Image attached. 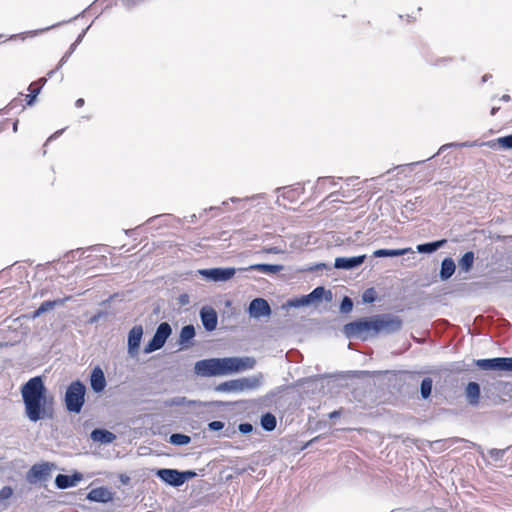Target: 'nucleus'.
Segmentation results:
<instances>
[{
  "label": "nucleus",
  "instance_id": "obj_49",
  "mask_svg": "<svg viewBox=\"0 0 512 512\" xmlns=\"http://www.w3.org/2000/svg\"><path fill=\"white\" fill-rule=\"evenodd\" d=\"M180 476H181V482L183 485L188 480L195 478L197 476V473L194 470H185V471H180Z\"/></svg>",
  "mask_w": 512,
  "mask_h": 512
},
{
  "label": "nucleus",
  "instance_id": "obj_4",
  "mask_svg": "<svg viewBox=\"0 0 512 512\" xmlns=\"http://www.w3.org/2000/svg\"><path fill=\"white\" fill-rule=\"evenodd\" d=\"M86 392V385L81 380L77 379L72 381L65 391V409L69 413L79 414L85 404Z\"/></svg>",
  "mask_w": 512,
  "mask_h": 512
},
{
  "label": "nucleus",
  "instance_id": "obj_13",
  "mask_svg": "<svg viewBox=\"0 0 512 512\" xmlns=\"http://www.w3.org/2000/svg\"><path fill=\"white\" fill-rule=\"evenodd\" d=\"M199 315L203 328L207 332H212L216 329L218 324V314L213 307L209 305L203 306L200 309Z\"/></svg>",
  "mask_w": 512,
  "mask_h": 512
},
{
  "label": "nucleus",
  "instance_id": "obj_48",
  "mask_svg": "<svg viewBox=\"0 0 512 512\" xmlns=\"http://www.w3.org/2000/svg\"><path fill=\"white\" fill-rule=\"evenodd\" d=\"M225 427V423L223 421L215 420L211 421L207 424V428L211 432L220 431Z\"/></svg>",
  "mask_w": 512,
  "mask_h": 512
},
{
  "label": "nucleus",
  "instance_id": "obj_28",
  "mask_svg": "<svg viewBox=\"0 0 512 512\" xmlns=\"http://www.w3.org/2000/svg\"><path fill=\"white\" fill-rule=\"evenodd\" d=\"M260 426L266 432H272L276 429L277 419L271 412H265L260 417Z\"/></svg>",
  "mask_w": 512,
  "mask_h": 512
},
{
  "label": "nucleus",
  "instance_id": "obj_26",
  "mask_svg": "<svg viewBox=\"0 0 512 512\" xmlns=\"http://www.w3.org/2000/svg\"><path fill=\"white\" fill-rule=\"evenodd\" d=\"M446 243V239L421 243L416 246V251L420 254H432L442 248Z\"/></svg>",
  "mask_w": 512,
  "mask_h": 512
},
{
  "label": "nucleus",
  "instance_id": "obj_38",
  "mask_svg": "<svg viewBox=\"0 0 512 512\" xmlns=\"http://www.w3.org/2000/svg\"><path fill=\"white\" fill-rule=\"evenodd\" d=\"M163 347L164 344L152 336V338L145 344L143 352L145 354H150L157 350H160Z\"/></svg>",
  "mask_w": 512,
  "mask_h": 512
},
{
  "label": "nucleus",
  "instance_id": "obj_37",
  "mask_svg": "<svg viewBox=\"0 0 512 512\" xmlns=\"http://www.w3.org/2000/svg\"><path fill=\"white\" fill-rule=\"evenodd\" d=\"M433 381L430 377L422 379L420 384V395L423 400H427L432 393Z\"/></svg>",
  "mask_w": 512,
  "mask_h": 512
},
{
  "label": "nucleus",
  "instance_id": "obj_12",
  "mask_svg": "<svg viewBox=\"0 0 512 512\" xmlns=\"http://www.w3.org/2000/svg\"><path fill=\"white\" fill-rule=\"evenodd\" d=\"M142 336L143 327L141 325H135L130 329L127 339V353L130 357L134 358L138 355Z\"/></svg>",
  "mask_w": 512,
  "mask_h": 512
},
{
  "label": "nucleus",
  "instance_id": "obj_24",
  "mask_svg": "<svg viewBox=\"0 0 512 512\" xmlns=\"http://www.w3.org/2000/svg\"><path fill=\"white\" fill-rule=\"evenodd\" d=\"M456 265L451 257H445L440 266L439 278L441 281H447L455 273Z\"/></svg>",
  "mask_w": 512,
  "mask_h": 512
},
{
  "label": "nucleus",
  "instance_id": "obj_9",
  "mask_svg": "<svg viewBox=\"0 0 512 512\" xmlns=\"http://www.w3.org/2000/svg\"><path fill=\"white\" fill-rule=\"evenodd\" d=\"M236 271L237 269L234 267H213L199 269L198 274L205 280L217 283L232 279L235 276Z\"/></svg>",
  "mask_w": 512,
  "mask_h": 512
},
{
  "label": "nucleus",
  "instance_id": "obj_52",
  "mask_svg": "<svg viewBox=\"0 0 512 512\" xmlns=\"http://www.w3.org/2000/svg\"><path fill=\"white\" fill-rule=\"evenodd\" d=\"M187 402L186 397H174L166 402L167 406H183Z\"/></svg>",
  "mask_w": 512,
  "mask_h": 512
},
{
  "label": "nucleus",
  "instance_id": "obj_27",
  "mask_svg": "<svg viewBox=\"0 0 512 512\" xmlns=\"http://www.w3.org/2000/svg\"><path fill=\"white\" fill-rule=\"evenodd\" d=\"M309 294L311 295L314 303L322 301L331 302L333 299L332 291L326 289L324 286H317Z\"/></svg>",
  "mask_w": 512,
  "mask_h": 512
},
{
  "label": "nucleus",
  "instance_id": "obj_35",
  "mask_svg": "<svg viewBox=\"0 0 512 512\" xmlns=\"http://www.w3.org/2000/svg\"><path fill=\"white\" fill-rule=\"evenodd\" d=\"M314 304L311 295L308 293L300 297L292 298L287 301L288 307L300 308Z\"/></svg>",
  "mask_w": 512,
  "mask_h": 512
},
{
  "label": "nucleus",
  "instance_id": "obj_36",
  "mask_svg": "<svg viewBox=\"0 0 512 512\" xmlns=\"http://www.w3.org/2000/svg\"><path fill=\"white\" fill-rule=\"evenodd\" d=\"M191 442V437L183 433H173L169 436V443L175 446H185Z\"/></svg>",
  "mask_w": 512,
  "mask_h": 512
},
{
  "label": "nucleus",
  "instance_id": "obj_54",
  "mask_svg": "<svg viewBox=\"0 0 512 512\" xmlns=\"http://www.w3.org/2000/svg\"><path fill=\"white\" fill-rule=\"evenodd\" d=\"M262 252L267 253V254H281V253H283V250L277 246H271V247H264Z\"/></svg>",
  "mask_w": 512,
  "mask_h": 512
},
{
  "label": "nucleus",
  "instance_id": "obj_11",
  "mask_svg": "<svg viewBox=\"0 0 512 512\" xmlns=\"http://www.w3.org/2000/svg\"><path fill=\"white\" fill-rule=\"evenodd\" d=\"M247 313L251 318L260 319L270 317L272 309L266 299L257 297L250 301Z\"/></svg>",
  "mask_w": 512,
  "mask_h": 512
},
{
  "label": "nucleus",
  "instance_id": "obj_39",
  "mask_svg": "<svg viewBox=\"0 0 512 512\" xmlns=\"http://www.w3.org/2000/svg\"><path fill=\"white\" fill-rule=\"evenodd\" d=\"M509 450H512V445L506 447L505 449L492 448L488 451V454L494 462H499L503 460L504 455Z\"/></svg>",
  "mask_w": 512,
  "mask_h": 512
},
{
  "label": "nucleus",
  "instance_id": "obj_50",
  "mask_svg": "<svg viewBox=\"0 0 512 512\" xmlns=\"http://www.w3.org/2000/svg\"><path fill=\"white\" fill-rule=\"evenodd\" d=\"M254 430V427L251 423L249 422H242L238 425V431L241 433V434H249L251 433L252 431Z\"/></svg>",
  "mask_w": 512,
  "mask_h": 512
},
{
  "label": "nucleus",
  "instance_id": "obj_19",
  "mask_svg": "<svg viewBox=\"0 0 512 512\" xmlns=\"http://www.w3.org/2000/svg\"><path fill=\"white\" fill-rule=\"evenodd\" d=\"M86 499L90 502L107 503L113 500V492L104 486L93 488L86 495Z\"/></svg>",
  "mask_w": 512,
  "mask_h": 512
},
{
  "label": "nucleus",
  "instance_id": "obj_3",
  "mask_svg": "<svg viewBox=\"0 0 512 512\" xmlns=\"http://www.w3.org/2000/svg\"><path fill=\"white\" fill-rule=\"evenodd\" d=\"M342 332L347 339L367 341L376 337L375 327L371 316L361 317L346 323Z\"/></svg>",
  "mask_w": 512,
  "mask_h": 512
},
{
  "label": "nucleus",
  "instance_id": "obj_46",
  "mask_svg": "<svg viewBox=\"0 0 512 512\" xmlns=\"http://www.w3.org/2000/svg\"><path fill=\"white\" fill-rule=\"evenodd\" d=\"M76 48H77V46L74 45L73 43L70 45L68 51L60 59L58 65H57V69H60L68 61L69 57L72 55V53L75 51Z\"/></svg>",
  "mask_w": 512,
  "mask_h": 512
},
{
  "label": "nucleus",
  "instance_id": "obj_18",
  "mask_svg": "<svg viewBox=\"0 0 512 512\" xmlns=\"http://www.w3.org/2000/svg\"><path fill=\"white\" fill-rule=\"evenodd\" d=\"M83 479V474L75 471L71 475L58 474L55 477V486L58 489H68L76 486Z\"/></svg>",
  "mask_w": 512,
  "mask_h": 512
},
{
  "label": "nucleus",
  "instance_id": "obj_29",
  "mask_svg": "<svg viewBox=\"0 0 512 512\" xmlns=\"http://www.w3.org/2000/svg\"><path fill=\"white\" fill-rule=\"evenodd\" d=\"M172 334L171 325L168 322H161L153 335L157 340L165 345L166 341Z\"/></svg>",
  "mask_w": 512,
  "mask_h": 512
},
{
  "label": "nucleus",
  "instance_id": "obj_42",
  "mask_svg": "<svg viewBox=\"0 0 512 512\" xmlns=\"http://www.w3.org/2000/svg\"><path fill=\"white\" fill-rule=\"evenodd\" d=\"M376 299L377 293L373 287L366 289L362 294V301L366 304L374 303Z\"/></svg>",
  "mask_w": 512,
  "mask_h": 512
},
{
  "label": "nucleus",
  "instance_id": "obj_8",
  "mask_svg": "<svg viewBox=\"0 0 512 512\" xmlns=\"http://www.w3.org/2000/svg\"><path fill=\"white\" fill-rule=\"evenodd\" d=\"M474 364L484 371L512 372V357H494L474 360Z\"/></svg>",
  "mask_w": 512,
  "mask_h": 512
},
{
  "label": "nucleus",
  "instance_id": "obj_56",
  "mask_svg": "<svg viewBox=\"0 0 512 512\" xmlns=\"http://www.w3.org/2000/svg\"><path fill=\"white\" fill-rule=\"evenodd\" d=\"M90 27L91 25L87 26L85 29L81 31V33L77 36L76 40L73 42L74 45L78 46L82 42Z\"/></svg>",
  "mask_w": 512,
  "mask_h": 512
},
{
  "label": "nucleus",
  "instance_id": "obj_23",
  "mask_svg": "<svg viewBox=\"0 0 512 512\" xmlns=\"http://www.w3.org/2000/svg\"><path fill=\"white\" fill-rule=\"evenodd\" d=\"M337 185V182L333 177H319L312 187V196L314 198L319 197L322 193H324L329 187H334Z\"/></svg>",
  "mask_w": 512,
  "mask_h": 512
},
{
  "label": "nucleus",
  "instance_id": "obj_43",
  "mask_svg": "<svg viewBox=\"0 0 512 512\" xmlns=\"http://www.w3.org/2000/svg\"><path fill=\"white\" fill-rule=\"evenodd\" d=\"M452 58L450 57H438V58H429L427 59V62L432 65V66H435V67H445L447 66L450 62H452Z\"/></svg>",
  "mask_w": 512,
  "mask_h": 512
},
{
  "label": "nucleus",
  "instance_id": "obj_2",
  "mask_svg": "<svg viewBox=\"0 0 512 512\" xmlns=\"http://www.w3.org/2000/svg\"><path fill=\"white\" fill-rule=\"evenodd\" d=\"M255 363L253 357L208 358L195 363L194 373L200 377L223 376L252 369Z\"/></svg>",
  "mask_w": 512,
  "mask_h": 512
},
{
  "label": "nucleus",
  "instance_id": "obj_64",
  "mask_svg": "<svg viewBox=\"0 0 512 512\" xmlns=\"http://www.w3.org/2000/svg\"><path fill=\"white\" fill-rule=\"evenodd\" d=\"M85 104V101L83 98H78L76 101H75V106L77 108H81L82 106H84Z\"/></svg>",
  "mask_w": 512,
  "mask_h": 512
},
{
  "label": "nucleus",
  "instance_id": "obj_63",
  "mask_svg": "<svg viewBox=\"0 0 512 512\" xmlns=\"http://www.w3.org/2000/svg\"><path fill=\"white\" fill-rule=\"evenodd\" d=\"M473 445L476 448L477 452L482 456V458L485 459V453H484L482 446L476 445V444H473Z\"/></svg>",
  "mask_w": 512,
  "mask_h": 512
},
{
  "label": "nucleus",
  "instance_id": "obj_6",
  "mask_svg": "<svg viewBox=\"0 0 512 512\" xmlns=\"http://www.w3.org/2000/svg\"><path fill=\"white\" fill-rule=\"evenodd\" d=\"M376 336L379 334L390 335L399 332L403 327V321L399 316L384 313L372 315Z\"/></svg>",
  "mask_w": 512,
  "mask_h": 512
},
{
  "label": "nucleus",
  "instance_id": "obj_33",
  "mask_svg": "<svg viewBox=\"0 0 512 512\" xmlns=\"http://www.w3.org/2000/svg\"><path fill=\"white\" fill-rule=\"evenodd\" d=\"M474 259L473 251L465 252L458 261L460 269L464 272H469L473 268Z\"/></svg>",
  "mask_w": 512,
  "mask_h": 512
},
{
  "label": "nucleus",
  "instance_id": "obj_60",
  "mask_svg": "<svg viewBox=\"0 0 512 512\" xmlns=\"http://www.w3.org/2000/svg\"><path fill=\"white\" fill-rule=\"evenodd\" d=\"M179 303L182 305L189 303V296L187 294H182L179 296Z\"/></svg>",
  "mask_w": 512,
  "mask_h": 512
},
{
  "label": "nucleus",
  "instance_id": "obj_40",
  "mask_svg": "<svg viewBox=\"0 0 512 512\" xmlns=\"http://www.w3.org/2000/svg\"><path fill=\"white\" fill-rule=\"evenodd\" d=\"M28 91L30 93L26 96V104L28 106H32L35 103L37 96L41 92V86L32 87L31 84H30L29 87H28Z\"/></svg>",
  "mask_w": 512,
  "mask_h": 512
},
{
  "label": "nucleus",
  "instance_id": "obj_44",
  "mask_svg": "<svg viewBox=\"0 0 512 512\" xmlns=\"http://www.w3.org/2000/svg\"><path fill=\"white\" fill-rule=\"evenodd\" d=\"M24 110V105L22 103V100L20 98L13 99L4 109L5 113L8 114L9 112L13 110Z\"/></svg>",
  "mask_w": 512,
  "mask_h": 512
},
{
  "label": "nucleus",
  "instance_id": "obj_32",
  "mask_svg": "<svg viewBox=\"0 0 512 512\" xmlns=\"http://www.w3.org/2000/svg\"><path fill=\"white\" fill-rule=\"evenodd\" d=\"M106 250H107V246L106 245H104V244H95V245H91V246H89V247H87L85 249L79 248L77 250H72V251L69 252L68 257H71L72 259H74L76 257V254H80L79 258H82L85 251L102 253V252H106Z\"/></svg>",
  "mask_w": 512,
  "mask_h": 512
},
{
  "label": "nucleus",
  "instance_id": "obj_47",
  "mask_svg": "<svg viewBox=\"0 0 512 512\" xmlns=\"http://www.w3.org/2000/svg\"><path fill=\"white\" fill-rule=\"evenodd\" d=\"M323 269H326V270L330 269V266L324 262H319V263L307 266L304 269V271L315 272V271H319V270H323Z\"/></svg>",
  "mask_w": 512,
  "mask_h": 512
},
{
  "label": "nucleus",
  "instance_id": "obj_30",
  "mask_svg": "<svg viewBox=\"0 0 512 512\" xmlns=\"http://www.w3.org/2000/svg\"><path fill=\"white\" fill-rule=\"evenodd\" d=\"M264 197H265L264 193H259V194H255V195L247 196V197H243V198L231 197L228 201H223L222 206L226 207L230 201L231 203H234V204H242L240 209H246V205H245L246 203L252 202L257 199H263Z\"/></svg>",
  "mask_w": 512,
  "mask_h": 512
},
{
  "label": "nucleus",
  "instance_id": "obj_5",
  "mask_svg": "<svg viewBox=\"0 0 512 512\" xmlns=\"http://www.w3.org/2000/svg\"><path fill=\"white\" fill-rule=\"evenodd\" d=\"M486 145L491 149H495L497 146L503 148L505 150H512V133L506 136H502L497 138L496 140H490L483 143H478L477 141H465V142H451L442 145L438 152L433 156L429 157L427 160L434 158L435 156L445 152L449 148H464V147H475Z\"/></svg>",
  "mask_w": 512,
  "mask_h": 512
},
{
  "label": "nucleus",
  "instance_id": "obj_59",
  "mask_svg": "<svg viewBox=\"0 0 512 512\" xmlns=\"http://www.w3.org/2000/svg\"><path fill=\"white\" fill-rule=\"evenodd\" d=\"M336 196H345L344 193H342L341 191H335V192H332L328 195L327 199H330L331 201H336Z\"/></svg>",
  "mask_w": 512,
  "mask_h": 512
},
{
  "label": "nucleus",
  "instance_id": "obj_58",
  "mask_svg": "<svg viewBox=\"0 0 512 512\" xmlns=\"http://www.w3.org/2000/svg\"><path fill=\"white\" fill-rule=\"evenodd\" d=\"M170 214H161V215H157V216H153V217H150L148 220H147V224H153L154 222L162 219V218H166V217H169Z\"/></svg>",
  "mask_w": 512,
  "mask_h": 512
},
{
  "label": "nucleus",
  "instance_id": "obj_17",
  "mask_svg": "<svg viewBox=\"0 0 512 512\" xmlns=\"http://www.w3.org/2000/svg\"><path fill=\"white\" fill-rule=\"evenodd\" d=\"M90 387L96 393H102L107 385L106 377L104 371L100 366H95L90 373Z\"/></svg>",
  "mask_w": 512,
  "mask_h": 512
},
{
  "label": "nucleus",
  "instance_id": "obj_57",
  "mask_svg": "<svg viewBox=\"0 0 512 512\" xmlns=\"http://www.w3.org/2000/svg\"><path fill=\"white\" fill-rule=\"evenodd\" d=\"M47 82V78L45 77H41L39 78L38 80L34 81L31 83V86L32 87H38V86H41V89L44 87V85L46 84Z\"/></svg>",
  "mask_w": 512,
  "mask_h": 512
},
{
  "label": "nucleus",
  "instance_id": "obj_1",
  "mask_svg": "<svg viewBox=\"0 0 512 512\" xmlns=\"http://www.w3.org/2000/svg\"><path fill=\"white\" fill-rule=\"evenodd\" d=\"M25 417L31 422L54 418V397L48 394L43 378H30L20 389Z\"/></svg>",
  "mask_w": 512,
  "mask_h": 512
},
{
  "label": "nucleus",
  "instance_id": "obj_10",
  "mask_svg": "<svg viewBox=\"0 0 512 512\" xmlns=\"http://www.w3.org/2000/svg\"><path fill=\"white\" fill-rule=\"evenodd\" d=\"M53 467L54 464L50 462L37 463L32 465L26 473V481L29 484L48 481L51 476V470Z\"/></svg>",
  "mask_w": 512,
  "mask_h": 512
},
{
  "label": "nucleus",
  "instance_id": "obj_53",
  "mask_svg": "<svg viewBox=\"0 0 512 512\" xmlns=\"http://www.w3.org/2000/svg\"><path fill=\"white\" fill-rule=\"evenodd\" d=\"M106 315H107V312H105V311H98L96 314H94L93 316H91V317L88 319V323H89V324H95V323H97L100 319L104 318Z\"/></svg>",
  "mask_w": 512,
  "mask_h": 512
},
{
  "label": "nucleus",
  "instance_id": "obj_15",
  "mask_svg": "<svg viewBox=\"0 0 512 512\" xmlns=\"http://www.w3.org/2000/svg\"><path fill=\"white\" fill-rule=\"evenodd\" d=\"M366 260V255L335 258L333 267L339 270H353L360 267Z\"/></svg>",
  "mask_w": 512,
  "mask_h": 512
},
{
  "label": "nucleus",
  "instance_id": "obj_55",
  "mask_svg": "<svg viewBox=\"0 0 512 512\" xmlns=\"http://www.w3.org/2000/svg\"><path fill=\"white\" fill-rule=\"evenodd\" d=\"M418 197H416L414 200H408L405 204V208L407 210H411V211H414V210H417V203H418Z\"/></svg>",
  "mask_w": 512,
  "mask_h": 512
},
{
  "label": "nucleus",
  "instance_id": "obj_41",
  "mask_svg": "<svg viewBox=\"0 0 512 512\" xmlns=\"http://www.w3.org/2000/svg\"><path fill=\"white\" fill-rule=\"evenodd\" d=\"M353 306V300L348 296H344L340 302L339 310L343 314H348L352 311Z\"/></svg>",
  "mask_w": 512,
  "mask_h": 512
},
{
  "label": "nucleus",
  "instance_id": "obj_51",
  "mask_svg": "<svg viewBox=\"0 0 512 512\" xmlns=\"http://www.w3.org/2000/svg\"><path fill=\"white\" fill-rule=\"evenodd\" d=\"M13 495V489L10 486H3L0 489V501L9 499Z\"/></svg>",
  "mask_w": 512,
  "mask_h": 512
},
{
  "label": "nucleus",
  "instance_id": "obj_21",
  "mask_svg": "<svg viewBox=\"0 0 512 512\" xmlns=\"http://www.w3.org/2000/svg\"><path fill=\"white\" fill-rule=\"evenodd\" d=\"M465 396L469 405L477 406L480 401L481 388L479 383L470 381L465 387Z\"/></svg>",
  "mask_w": 512,
  "mask_h": 512
},
{
  "label": "nucleus",
  "instance_id": "obj_45",
  "mask_svg": "<svg viewBox=\"0 0 512 512\" xmlns=\"http://www.w3.org/2000/svg\"><path fill=\"white\" fill-rule=\"evenodd\" d=\"M83 13H84V12H82V13H80V14L76 15L75 17H73V18H71V19H69V20H67V21H62V22H59V23L53 24V25H52V26H50V27H46V28H43V29H40V30L30 31V32H29V34H30L31 36H34V35H37L38 33H42V32H44V31L50 30V29H52V28L58 27V26H60V25H62V24L69 23V22H71L72 20H75V19H77L78 17L82 16V15H83Z\"/></svg>",
  "mask_w": 512,
  "mask_h": 512
},
{
  "label": "nucleus",
  "instance_id": "obj_34",
  "mask_svg": "<svg viewBox=\"0 0 512 512\" xmlns=\"http://www.w3.org/2000/svg\"><path fill=\"white\" fill-rule=\"evenodd\" d=\"M71 298H72L71 296H67V297L59 298V299H55V300L44 301L39 306V312L44 314V313L52 310L56 306L63 305L66 301H69Z\"/></svg>",
  "mask_w": 512,
  "mask_h": 512
},
{
  "label": "nucleus",
  "instance_id": "obj_25",
  "mask_svg": "<svg viewBox=\"0 0 512 512\" xmlns=\"http://www.w3.org/2000/svg\"><path fill=\"white\" fill-rule=\"evenodd\" d=\"M91 439L94 442H100L102 444H110L115 439L116 436L111 431L103 428H95L91 432Z\"/></svg>",
  "mask_w": 512,
  "mask_h": 512
},
{
  "label": "nucleus",
  "instance_id": "obj_20",
  "mask_svg": "<svg viewBox=\"0 0 512 512\" xmlns=\"http://www.w3.org/2000/svg\"><path fill=\"white\" fill-rule=\"evenodd\" d=\"M196 336L195 327L192 324L185 325L181 328L178 344L181 349H188L193 346V340Z\"/></svg>",
  "mask_w": 512,
  "mask_h": 512
},
{
  "label": "nucleus",
  "instance_id": "obj_62",
  "mask_svg": "<svg viewBox=\"0 0 512 512\" xmlns=\"http://www.w3.org/2000/svg\"><path fill=\"white\" fill-rule=\"evenodd\" d=\"M62 132H63V129H62V130H58V131H56L53 135H51V136L48 138L47 142H49V141H51V140H53V139H56L57 137H59V136L62 134Z\"/></svg>",
  "mask_w": 512,
  "mask_h": 512
},
{
  "label": "nucleus",
  "instance_id": "obj_22",
  "mask_svg": "<svg viewBox=\"0 0 512 512\" xmlns=\"http://www.w3.org/2000/svg\"><path fill=\"white\" fill-rule=\"evenodd\" d=\"M284 269V266L281 264H268V263H257L252 264L247 268H241L243 271H258L263 274H277Z\"/></svg>",
  "mask_w": 512,
  "mask_h": 512
},
{
  "label": "nucleus",
  "instance_id": "obj_31",
  "mask_svg": "<svg viewBox=\"0 0 512 512\" xmlns=\"http://www.w3.org/2000/svg\"><path fill=\"white\" fill-rule=\"evenodd\" d=\"M409 248L404 249H378L373 252V256L376 258H383V257H398L405 255L407 252H409Z\"/></svg>",
  "mask_w": 512,
  "mask_h": 512
},
{
  "label": "nucleus",
  "instance_id": "obj_16",
  "mask_svg": "<svg viewBox=\"0 0 512 512\" xmlns=\"http://www.w3.org/2000/svg\"><path fill=\"white\" fill-rule=\"evenodd\" d=\"M304 191L305 183H296L294 185L279 187L276 189L278 198L282 197L283 199H286L289 202H295L299 198V196L304 193Z\"/></svg>",
  "mask_w": 512,
  "mask_h": 512
},
{
  "label": "nucleus",
  "instance_id": "obj_7",
  "mask_svg": "<svg viewBox=\"0 0 512 512\" xmlns=\"http://www.w3.org/2000/svg\"><path fill=\"white\" fill-rule=\"evenodd\" d=\"M260 386V378L259 377H243L239 379H232L229 381L222 382L215 386L214 390L216 392H226V393H237L243 392L247 390H254Z\"/></svg>",
  "mask_w": 512,
  "mask_h": 512
},
{
  "label": "nucleus",
  "instance_id": "obj_14",
  "mask_svg": "<svg viewBox=\"0 0 512 512\" xmlns=\"http://www.w3.org/2000/svg\"><path fill=\"white\" fill-rule=\"evenodd\" d=\"M155 476L169 486H182L180 470L173 468H160L155 471Z\"/></svg>",
  "mask_w": 512,
  "mask_h": 512
},
{
  "label": "nucleus",
  "instance_id": "obj_61",
  "mask_svg": "<svg viewBox=\"0 0 512 512\" xmlns=\"http://www.w3.org/2000/svg\"><path fill=\"white\" fill-rule=\"evenodd\" d=\"M340 416H341L340 410H335L328 414L329 419H336V418H339Z\"/></svg>",
  "mask_w": 512,
  "mask_h": 512
}]
</instances>
